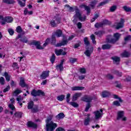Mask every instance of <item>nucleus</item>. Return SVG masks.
Here are the masks:
<instances>
[{
	"label": "nucleus",
	"instance_id": "a211bd4d",
	"mask_svg": "<svg viewBox=\"0 0 131 131\" xmlns=\"http://www.w3.org/2000/svg\"><path fill=\"white\" fill-rule=\"evenodd\" d=\"M81 93H75L72 97V101L73 102H75L79 97H81Z\"/></svg>",
	"mask_w": 131,
	"mask_h": 131
},
{
	"label": "nucleus",
	"instance_id": "aec40b11",
	"mask_svg": "<svg viewBox=\"0 0 131 131\" xmlns=\"http://www.w3.org/2000/svg\"><path fill=\"white\" fill-rule=\"evenodd\" d=\"M90 114H88V117L85 118L84 120V125L85 126H88V125H90V122H91V118H90Z\"/></svg>",
	"mask_w": 131,
	"mask_h": 131
},
{
	"label": "nucleus",
	"instance_id": "5fc2aeb1",
	"mask_svg": "<svg viewBox=\"0 0 131 131\" xmlns=\"http://www.w3.org/2000/svg\"><path fill=\"white\" fill-rule=\"evenodd\" d=\"M69 61L71 64H74L77 61V58H71Z\"/></svg>",
	"mask_w": 131,
	"mask_h": 131
},
{
	"label": "nucleus",
	"instance_id": "c9c22d12",
	"mask_svg": "<svg viewBox=\"0 0 131 131\" xmlns=\"http://www.w3.org/2000/svg\"><path fill=\"white\" fill-rule=\"evenodd\" d=\"M27 14H29V15H32V14H33V11H28V8H25V10L24 11V14L25 15H27Z\"/></svg>",
	"mask_w": 131,
	"mask_h": 131
},
{
	"label": "nucleus",
	"instance_id": "680f3d73",
	"mask_svg": "<svg viewBox=\"0 0 131 131\" xmlns=\"http://www.w3.org/2000/svg\"><path fill=\"white\" fill-rule=\"evenodd\" d=\"M5 78H4V77H0V83L1 84H2V85H4V84H5Z\"/></svg>",
	"mask_w": 131,
	"mask_h": 131
},
{
	"label": "nucleus",
	"instance_id": "72a5a7b5",
	"mask_svg": "<svg viewBox=\"0 0 131 131\" xmlns=\"http://www.w3.org/2000/svg\"><path fill=\"white\" fill-rule=\"evenodd\" d=\"M14 116L16 117V118H22V112H16L14 113Z\"/></svg>",
	"mask_w": 131,
	"mask_h": 131
},
{
	"label": "nucleus",
	"instance_id": "4be33fe9",
	"mask_svg": "<svg viewBox=\"0 0 131 131\" xmlns=\"http://www.w3.org/2000/svg\"><path fill=\"white\" fill-rule=\"evenodd\" d=\"M112 46L110 44H104L102 45L101 49L102 50H110L111 49Z\"/></svg>",
	"mask_w": 131,
	"mask_h": 131
},
{
	"label": "nucleus",
	"instance_id": "a18cd8bd",
	"mask_svg": "<svg viewBox=\"0 0 131 131\" xmlns=\"http://www.w3.org/2000/svg\"><path fill=\"white\" fill-rule=\"evenodd\" d=\"M97 0L92 1L90 4V7H91V8L93 9H95V7L96 6V5H97Z\"/></svg>",
	"mask_w": 131,
	"mask_h": 131
},
{
	"label": "nucleus",
	"instance_id": "ddd939ff",
	"mask_svg": "<svg viewBox=\"0 0 131 131\" xmlns=\"http://www.w3.org/2000/svg\"><path fill=\"white\" fill-rule=\"evenodd\" d=\"M27 125L28 127H29L30 128H37V124L31 121H29L27 123Z\"/></svg>",
	"mask_w": 131,
	"mask_h": 131
},
{
	"label": "nucleus",
	"instance_id": "7c9ffc66",
	"mask_svg": "<svg viewBox=\"0 0 131 131\" xmlns=\"http://www.w3.org/2000/svg\"><path fill=\"white\" fill-rule=\"evenodd\" d=\"M110 93L108 91H103L102 93V98H107L110 96Z\"/></svg>",
	"mask_w": 131,
	"mask_h": 131
},
{
	"label": "nucleus",
	"instance_id": "bf43d9fd",
	"mask_svg": "<svg viewBox=\"0 0 131 131\" xmlns=\"http://www.w3.org/2000/svg\"><path fill=\"white\" fill-rule=\"evenodd\" d=\"M50 43V38H47L45 41V43L43 45V47H47Z\"/></svg>",
	"mask_w": 131,
	"mask_h": 131
},
{
	"label": "nucleus",
	"instance_id": "4c0bfd02",
	"mask_svg": "<svg viewBox=\"0 0 131 131\" xmlns=\"http://www.w3.org/2000/svg\"><path fill=\"white\" fill-rule=\"evenodd\" d=\"M55 61H56V55L53 53L50 57V62L52 64H54V63H55Z\"/></svg>",
	"mask_w": 131,
	"mask_h": 131
},
{
	"label": "nucleus",
	"instance_id": "412c9836",
	"mask_svg": "<svg viewBox=\"0 0 131 131\" xmlns=\"http://www.w3.org/2000/svg\"><path fill=\"white\" fill-rule=\"evenodd\" d=\"M55 34L57 37H61L63 34V32L60 29H58L55 32Z\"/></svg>",
	"mask_w": 131,
	"mask_h": 131
},
{
	"label": "nucleus",
	"instance_id": "bb28decb",
	"mask_svg": "<svg viewBox=\"0 0 131 131\" xmlns=\"http://www.w3.org/2000/svg\"><path fill=\"white\" fill-rule=\"evenodd\" d=\"M105 33V32L104 31L100 30L97 32H95L94 33V34L95 35H97V36H99V37H101V36Z\"/></svg>",
	"mask_w": 131,
	"mask_h": 131
},
{
	"label": "nucleus",
	"instance_id": "9b49d317",
	"mask_svg": "<svg viewBox=\"0 0 131 131\" xmlns=\"http://www.w3.org/2000/svg\"><path fill=\"white\" fill-rule=\"evenodd\" d=\"M55 53L56 56H61V55L62 56H66V55H67V52L66 51H64L63 49H55Z\"/></svg>",
	"mask_w": 131,
	"mask_h": 131
},
{
	"label": "nucleus",
	"instance_id": "9d476101",
	"mask_svg": "<svg viewBox=\"0 0 131 131\" xmlns=\"http://www.w3.org/2000/svg\"><path fill=\"white\" fill-rule=\"evenodd\" d=\"M93 100V97L89 96L88 95H84L81 98V101L83 102H86V103H91Z\"/></svg>",
	"mask_w": 131,
	"mask_h": 131
},
{
	"label": "nucleus",
	"instance_id": "6e6d98bb",
	"mask_svg": "<svg viewBox=\"0 0 131 131\" xmlns=\"http://www.w3.org/2000/svg\"><path fill=\"white\" fill-rule=\"evenodd\" d=\"M79 72L82 74H85L86 73V70L85 68H80L79 69Z\"/></svg>",
	"mask_w": 131,
	"mask_h": 131
},
{
	"label": "nucleus",
	"instance_id": "6ab92c4d",
	"mask_svg": "<svg viewBox=\"0 0 131 131\" xmlns=\"http://www.w3.org/2000/svg\"><path fill=\"white\" fill-rule=\"evenodd\" d=\"M64 117L65 115L63 113H60L55 116V118L57 120H61V119H63V118H64Z\"/></svg>",
	"mask_w": 131,
	"mask_h": 131
},
{
	"label": "nucleus",
	"instance_id": "49530a36",
	"mask_svg": "<svg viewBox=\"0 0 131 131\" xmlns=\"http://www.w3.org/2000/svg\"><path fill=\"white\" fill-rule=\"evenodd\" d=\"M70 104H71V106H72L74 108H77L79 106V105H78V103L72 101L70 102Z\"/></svg>",
	"mask_w": 131,
	"mask_h": 131
},
{
	"label": "nucleus",
	"instance_id": "13d9d810",
	"mask_svg": "<svg viewBox=\"0 0 131 131\" xmlns=\"http://www.w3.org/2000/svg\"><path fill=\"white\" fill-rule=\"evenodd\" d=\"M121 35L118 33H116L115 34V41H117V40H118L119 38H120V36Z\"/></svg>",
	"mask_w": 131,
	"mask_h": 131
},
{
	"label": "nucleus",
	"instance_id": "f03ea898",
	"mask_svg": "<svg viewBox=\"0 0 131 131\" xmlns=\"http://www.w3.org/2000/svg\"><path fill=\"white\" fill-rule=\"evenodd\" d=\"M57 126H58L57 123L51 121L50 123L46 124V131H54Z\"/></svg>",
	"mask_w": 131,
	"mask_h": 131
},
{
	"label": "nucleus",
	"instance_id": "338daca9",
	"mask_svg": "<svg viewBox=\"0 0 131 131\" xmlns=\"http://www.w3.org/2000/svg\"><path fill=\"white\" fill-rule=\"evenodd\" d=\"M11 88H10V85H8L6 88L4 89L3 90V93H7V92H9V90Z\"/></svg>",
	"mask_w": 131,
	"mask_h": 131
},
{
	"label": "nucleus",
	"instance_id": "864d4df0",
	"mask_svg": "<svg viewBox=\"0 0 131 131\" xmlns=\"http://www.w3.org/2000/svg\"><path fill=\"white\" fill-rule=\"evenodd\" d=\"M115 86L116 88H118V89H121L122 88V86H121V84L120 83V82L119 81H116Z\"/></svg>",
	"mask_w": 131,
	"mask_h": 131
},
{
	"label": "nucleus",
	"instance_id": "0e129e2a",
	"mask_svg": "<svg viewBox=\"0 0 131 131\" xmlns=\"http://www.w3.org/2000/svg\"><path fill=\"white\" fill-rule=\"evenodd\" d=\"M22 93V91L20 90L19 89H16L14 92V94H15V95H19V94H21Z\"/></svg>",
	"mask_w": 131,
	"mask_h": 131
},
{
	"label": "nucleus",
	"instance_id": "ea45409f",
	"mask_svg": "<svg viewBox=\"0 0 131 131\" xmlns=\"http://www.w3.org/2000/svg\"><path fill=\"white\" fill-rule=\"evenodd\" d=\"M98 17H100V15H99V14L97 13L95 14L94 17L90 20L91 23H93V22H95V21L97 20V18Z\"/></svg>",
	"mask_w": 131,
	"mask_h": 131
},
{
	"label": "nucleus",
	"instance_id": "423d86ee",
	"mask_svg": "<svg viewBox=\"0 0 131 131\" xmlns=\"http://www.w3.org/2000/svg\"><path fill=\"white\" fill-rule=\"evenodd\" d=\"M117 119H121L122 121H126L127 118L124 116V112L121 111L118 112V117Z\"/></svg>",
	"mask_w": 131,
	"mask_h": 131
},
{
	"label": "nucleus",
	"instance_id": "f8f14e48",
	"mask_svg": "<svg viewBox=\"0 0 131 131\" xmlns=\"http://www.w3.org/2000/svg\"><path fill=\"white\" fill-rule=\"evenodd\" d=\"M50 75V71H44L42 72V74L40 75L41 79H46L47 77H49Z\"/></svg>",
	"mask_w": 131,
	"mask_h": 131
},
{
	"label": "nucleus",
	"instance_id": "473e14b6",
	"mask_svg": "<svg viewBox=\"0 0 131 131\" xmlns=\"http://www.w3.org/2000/svg\"><path fill=\"white\" fill-rule=\"evenodd\" d=\"M32 113H37V112H39V109H38V105H36L34 107L32 108Z\"/></svg>",
	"mask_w": 131,
	"mask_h": 131
},
{
	"label": "nucleus",
	"instance_id": "e2e57ef3",
	"mask_svg": "<svg viewBox=\"0 0 131 131\" xmlns=\"http://www.w3.org/2000/svg\"><path fill=\"white\" fill-rule=\"evenodd\" d=\"M119 62H120V58L116 56L115 57V64L117 65H118L119 64Z\"/></svg>",
	"mask_w": 131,
	"mask_h": 131
},
{
	"label": "nucleus",
	"instance_id": "603ef678",
	"mask_svg": "<svg viewBox=\"0 0 131 131\" xmlns=\"http://www.w3.org/2000/svg\"><path fill=\"white\" fill-rule=\"evenodd\" d=\"M122 57H124L125 58H126L129 56V53L126 51H124L123 53L121 54Z\"/></svg>",
	"mask_w": 131,
	"mask_h": 131
},
{
	"label": "nucleus",
	"instance_id": "c03bdc74",
	"mask_svg": "<svg viewBox=\"0 0 131 131\" xmlns=\"http://www.w3.org/2000/svg\"><path fill=\"white\" fill-rule=\"evenodd\" d=\"M91 38L92 40L93 43H94V45H97V41H96V36H95V35H91Z\"/></svg>",
	"mask_w": 131,
	"mask_h": 131
},
{
	"label": "nucleus",
	"instance_id": "39448f33",
	"mask_svg": "<svg viewBox=\"0 0 131 131\" xmlns=\"http://www.w3.org/2000/svg\"><path fill=\"white\" fill-rule=\"evenodd\" d=\"M28 45H29V46H35L37 50H42V49H43V48L40 46V42H39V41L33 40L32 42L28 43Z\"/></svg>",
	"mask_w": 131,
	"mask_h": 131
},
{
	"label": "nucleus",
	"instance_id": "7ed1b4c3",
	"mask_svg": "<svg viewBox=\"0 0 131 131\" xmlns=\"http://www.w3.org/2000/svg\"><path fill=\"white\" fill-rule=\"evenodd\" d=\"M105 25H110V21L108 19H104L102 22L95 23L94 27L97 29L102 28Z\"/></svg>",
	"mask_w": 131,
	"mask_h": 131
},
{
	"label": "nucleus",
	"instance_id": "774afa93",
	"mask_svg": "<svg viewBox=\"0 0 131 131\" xmlns=\"http://www.w3.org/2000/svg\"><path fill=\"white\" fill-rule=\"evenodd\" d=\"M55 131H65V129L62 127L57 128Z\"/></svg>",
	"mask_w": 131,
	"mask_h": 131
},
{
	"label": "nucleus",
	"instance_id": "1a4fd4ad",
	"mask_svg": "<svg viewBox=\"0 0 131 131\" xmlns=\"http://www.w3.org/2000/svg\"><path fill=\"white\" fill-rule=\"evenodd\" d=\"M19 84L21 88H26L27 90H29V86L25 82V79L24 77L20 78Z\"/></svg>",
	"mask_w": 131,
	"mask_h": 131
},
{
	"label": "nucleus",
	"instance_id": "79ce46f5",
	"mask_svg": "<svg viewBox=\"0 0 131 131\" xmlns=\"http://www.w3.org/2000/svg\"><path fill=\"white\" fill-rule=\"evenodd\" d=\"M38 90L36 91L35 89H33L31 92V95L33 97H37Z\"/></svg>",
	"mask_w": 131,
	"mask_h": 131
},
{
	"label": "nucleus",
	"instance_id": "a19ab883",
	"mask_svg": "<svg viewBox=\"0 0 131 131\" xmlns=\"http://www.w3.org/2000/svg\"><path fill=\"white\" fill-rule=\"evenodd\" d=\"M42 96V97H45L46 96V93L40 90H38L37 96Z\"/></svg>",
	"mask_w": 131,
	"mask_h": 131
},
{
	"label": "nucleus",
	"instance_id": "de8ad7c7",
	"mask_svg": "<svg viewBox=\"0 0 131 131\" xmlns=\"http://www.w3.org/2000/svg\"><path fill=\"white\" fill-rule=\"evenodd\" d=\"M16 31L17 33H21V32L23 31V29H22V27H21V26H18L16 29Z\"/></svg>",
	"mask_w": 131,
	"mask_h": 131
},
{
	"label": "nucleus",
	"instance_id": "cd10ccee",
	"mask_svg": "<svg viewBox=\"0 0 131 131\" xmlns=\"http://www.w3.org/2000/svg\"><path fill=\"white\" fill-rule=\"evenodd\" d=\"M13 20L14 19L12 16H7L4 18V20H5L7 23H11V22H13Z\"/></svg>",
	"mask_w": 131,
	"mask_h": 131
},
{
	"label": "nucleus",
	"instance_id": "58836bf2",
	"mask_svg": "<svg viewBox=\"0 0 131 131\" xmlns=\"http://www.w3.org/2000/svg\"><path fill=\"white\" fill-rule=\"evenodd\" d=\"M55 68L57 70H59V71L62 72L64 70V67L63 66H60V64H58L55 67Z\"/></svg>",
	"mask_w": 131,
	"mask_h": 131
},
{
	"label": "nucleus",
	"instance_id": "dca6fc26",
	"mask_svg": "<svg viewBox=\"0 0 131 131\" xmlns=\"http://www.w3.org/2000/svg\"><path fill=\"white\" fill-rule=\"evenodd\" d=\"M49 42L52 45V46H55L56 47V42H57V39H56V36H55V35H52L51 36V39L50 38Z\"/></svg>",
	"mask_w": 131,
	"mask_h": 131
},
{
	"label": "nucleus",
	"instance_id": "6e6552de",
	"mask_svg": "<svg viewBox=\"0 0 131 131\" xmlns=\"http://www.w3.org/2000/svg\"><path fill=\"white\" fill-rule=\"evenodd\" d=\"M94 113L95 114V119H100V118L102 117L103 115H104L103 110L102 109H100L99 111H96L94 112Z\"/></svg>",
	"mask_w": 131,
	"mask_h": 131
},
{
	"label": "nucleus",
	"instance_id": "f257e3e1",
	"mask_svg": "<svg viewBox=\"0 0 131 131\" xmlns=\"http://www.w3.org/2000/svg\"><path fill=\"white\" fill-rule=\"evenodd\" d=\"M83 41L85 46H86V50L84 52V54L86 56V57H91V55L94 53V47H91L90 48H89V46L91 45L90 41L89 40V38L85 37L83 39Z\"/></svg>",
	"mask_w": 131,
	"mask_h": 131
},
{
	"label": "nucleus",
	"instance_id": "69168bd1",
	"mask_svg": "<svg viewBox=\"0 0 131 131\" xmlns=\"http://www.w3.org/2000/svg\"><path fill=\"white\" fill-rule=\"evenodd\" d=\"M8 107L9 108H10V109L12 110L13 111H14V110H15V106H14V104H9Z\"/></svg>",
	"mask_w": 131,
	"mask_h": 131
},
{
	"label": "nucleus",
	"instance_id": "4468645a",
	"mask_svg": "<svg viewBox=\"0 0 131 131\" xmlns=\"http://www.w3.org/2000/svg\"><path fill=\"white\" fill-rule=\"evenodd\" d=\"M115 106H120V104L122 103V99L118 96L115 95Z\"/></svg>",
	"mask_w": 131,
	"mask_h": 131
},
{
	"label": "nucleus",
	"instance_id": "e433bc0d",
	"mask_svg": "<svg viewBox=\"0 0 131 131\" xmlns=\"http://www.w3.org/2000/svg\"><path fill=\"white\" fill-rule=\"evenodd\" d=\"M3 3L8 4V5H11L12 4H15L16 2H15L14 0H3Z\"/></svg>",
	"mask_w": 131,
	"mask_h": 131
},
{
	"label": "nucleus",
	"instance_id": "2f4dec72",
	"mask_svg": "<svg viewBox=\"0 0 131 131\" xmlns=\"http://www.w3.org/2000/svg\"><path fill=\"white\" fill-rule=\"evenodd\" d=\"M106 42H107V43H115V39L106 38Z\"/></svg>",
	"mask_w": 131,
	"mask_h": 131
},
{
	"label": "nucleus",
	"instance_id": "0eeeda50",
	"mask_svg": "<svg viewBox=\"0 0 131 131\" xmlns=\"http://www.w3.org/2000/svg\"><path fill=\"white\" fill-rule=\"evenodd\" d=\"M63 38L62 39V40L60 41L59 43H57L55 46L56 48L59 47H64V46H67L68 43V40L64 39L65 36H63Z\"/></svg>",
	"mask_w": 131,
	"mask_h": 131
},
{
	"label": "nucleus",
	"instance_id": "052dcab7",
	"mask_svg": "<svg viewBox=\"0 0 131 131\" xmlns=\"http://www.w3.org/2000/svg\"><path fill=\"white\" fill-rule=\"evenodd\" d=\"M8 31L10 35H14V33H15V32L14 31V30L13 29H8Z\"/></svg>",
	"mask_w": 131,
	"mask_h": 131
},
{
	"label": "nucleus",
	"instance_id": "3c124183",
	"mask_svg": "<svg viewBox=\"0 0 131 131\" xmlns=\"http://www.w3.org/2000/svg\"><path fill=\"white\" fill-rule=\"evenodd\" d=\"M123 10L125 11V12H130L131 11V8L129 7H127L125 6L123 7Z\"/></svg>",
	"mask_w": 131,
	"mask_h": 131
},
{
	"label": "nucleus",
	"instance_id": "4d7b16f0",
	"mask_svg": "<svg viewBox=\"0 0 131 131\" xmlns=\"http://www.w3.org/2000/svg\"><path fill=\"white\" fill-rule=\"evenodd\" d=\"M17 3H18L19 6H20V7H21L22 8H23V7H25L26 6L25 2L23 3L20 0H17Z\"/></svg>",
	"mask_w": 131,
	"mask_h": 131
},
{
	"label": "nucleus",
	"instance_id": "09e8293b",
	"mask_svg": "<svg viewBox=\"0 0 131 131\" xmlns=\"http://www.w3.org/2000/svg\"><path fill=\"white\" fill-rule=\"evenodd\" d=\"M105 77L110 80H112V79H113V78H114V77L113 76V75H111V74H107L106 75H105Z\"/></svg>",
	"mask_w": 131,
	"mask_h": 131
},
{
	"label": "nucleus",
	"instance_id": "b1692460",
	"mask_svg": "<svg viewBox=\"0 0 131 131\" xmlns=\"http://www.w3.org/2000/svg\"><path fill=\"white\" fill-rule=\"evenodd\" d=\"M82 90H84V87L76 86L72 88V91H82Z\"/></svg>",
	"mask_w": 131,
	"mask_h": 131
},
{
	"label": "nucleus",
	"instance_id": "f704fd0d",
	"mask_svg": "<svg viewBox=\"0 0 131 131\" xmlns=\"http://www.w3.org/2000/svg\"><path fill=\"white\" fill-rule=\"evenodd\" d=\"M56 99L58 101L62 102V101H64V99H65V96L63 94H61L60 95L58 96Z\"/></svg>",
	"mask_w": 131,
	"mask_h": 131
},
{
	"label": "nucleus",
	"instance_id": "a878e982",
	"mask_svg": "<svg viewBox=\"0 0 131 131\" xmlns=\"http://www.w3.org/2000/svg\"><path fill=\"white\" fill-rule=\"evenodd\" d=\"M110 2H111V0H104L103 2L99 3L98 4V5L97 6V7H98V8H99L100 7H102V6H104V5H106V4H109V3Z\"/></svg>",
	"mask_w": 131,
	"mask_h": 131
},
{
	"label": "nucleus",
	"instance_id": "393cba45",
	"mask_svg": "<svg viewBox=\"0 0 131 131\" xmlns=\"http://www.w3.org/2000/svg\"><path fill=\"white\" fill-rule=\"evenodd\" d=\"M33 106H34V102L33 101H30L28 103L27 108L29 110H30L33 108Z\"/></svg>",
	"mask_w": 131,
	"mask_h": 131
},
{
	"label": "nucleus",
	"instance_id": "20e7f679",
	"mask_svg": "<svg viewBox=\"0 0 131 131\" xmlns=\"http://www.w3.org/2000/svg\"><path fill=\"white\" fill-rule=\"evenodd\" d=\"M75 11L76 13L75 14V17H77L78 19H79V21H81V22H84V21L86 20V16H81V13H80V12L79 11V9H78V8H76L75 9Z\"/></svg>",
	"mask_w": 131,
	"mask_h": 131
},
{
	"label": "nucleus",
	"instance_id": "c85d7f7f",
	"mask_svg": "<svg viewBox=\"0 0 131 131\" xmlns=\"http://www.w3.org/2000/svg\"><path fill=\"white\" fill-rule=\"evenodd\" d=\"M50 24L51 26V27H57L58 26V24L57 23H56V20L55 19H52L50 21Z\"/></svg>",
	"mask_w": 131,
	"mask_h": 131
},
{
	"label": "nucleus",
	"instance_id": "f3484780",
	"mask_svg": "<svg viewBox=\"0 0 131 131\" xmlns=\"http://www.w3.org/2000/svg\"><path fill=\"white\" fill-rule=\"evenodd\" d=\"M80 8H84L85 11L87 12V15L91 14V8H90L88 5L82 4L80 6Z\"/></svg>",
	"mask_w": 131,
	"mask_h": 131
},
{
	"label": "nucleus",
	"instance_id": "c756f323",
	"mask_svg": "<svg viewBox=\"0 0 131 131\" xmlns=\"http://www.w3.org/2000/svg\"><path fill=\"white\" fill-rule=\"evenodd\" d=\"M3 76H5L6 81H10L11 80V76L7 72H5Z\"/></svg>",
	"mask_w": 131,
	"mask_h": 131
},
{
	"label": "nucleus",
	"instance_id": "2eb2a0df",
	"mask_svg": "<svg viewBox=\"0 0 131 131\" xmlns=\"http://www.w3.org/2000/svg\"><path fill=\"white\" fill-rule=\"evenodd\" d=\"M124 24V19L121 18L120 22H119L116 26V29H119L120 28H122Z\"/></svg>",
	"mask_w": 131,
	"mask_h": 131
},
{
	"label": "nucleus",
	"instance_id": "37998d69",
	"mask_svg": "<svg viewBox=\"0 0 131 131\" xmlns=\"http://www.w3.org/2000/svg\"><path fill=\"white\" fill-rule=\"evenodd\" d=\"M20 41L21 42H24V43H27L28 42V39L26 36H24L20 39Z\"/></svg>",
	"mask_w": 131,
	"mask_h": 131
},
{
	"label": "nucleus",
	"instance_id": "8fccbe9b",
	"mask_svg": "<svg viewBox=\"0 0 131 131\" xmlns=\"http://www.w3.org/2000/svg\"><path fill=\"white\" fill-rule=\"evenodd\" d=\"M90 108H91V102L88 103L86 105V107L84 110L85 112H88V111H89Z\"/></svg>",
	"mask_w": 131,
	"mask_h": 131
},
{
	"label": "nucleus",
	"instance_id": "5701e85b",
	"mask_svg": "<svg viewBox=\"0 0 131 131\" xmlns=\"http://www.w3.org/2000/svg\"><path fill=\"white\" fill-rule=\"evenodd\" d=\"M54 19H55V21H56V23H57V24H60L61 23V20H62V18H61V17H60L59 15L56 14L54 18Z\"/></svg>",
	"mask_w": 131,
	"mask_h": 131
}]
</instances>
